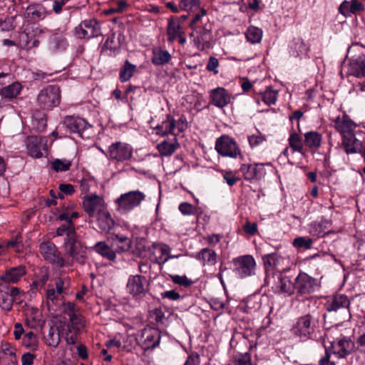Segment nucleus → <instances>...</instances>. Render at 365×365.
I'll list each match as a JSON object with an SVG mask.
<instances>
[{
  "label": "nucleus",
  "mask_w": 365,
  "mask_h": 365,
  "mask_svg": "<svg viewBox=\"0 0 365 365\" xmlns=\"http://www.w3.org/2000/svg\"><path fill=\"white\" fill-rule=\"evenodd\" d=\"M192 30L190 37L200 51L210 49L213 39L212 24L210 22L207 11L204 8L194 15L189 24Z\"/></svg>",
  "instance_id": "1"
},
{
  "label": "nucleus",
  "mask_w": 365,
  "mask_h": 365,
  "mask_svg": "<svg viewBox=\"0 0 365 365\" xmlns=\"http://www.w3.org/2000/svg\"><path fill=\"white\" fill-rule=\"evenodd\" d=\"M351 301L345 294H336L330 298L325 304L327 311L338 314V319L343 322H348L351 318L350 312Z\"/></svg>",
  "instance_id": "2"
},
{
  "label": "nucleus",
  "mask_w": 365,
  "mask_h": 365,
  "mask_svg": "<svg viewBox=\"0 0 365 365\" xmlns=\"http://www.w3.org/2000/svg\"><path fill=\"white\" fill-rule=\"evenodd\" d=\"M61 102V89L56 85H49L42 88L36 97L38 106L43 110H51Z\"/></svg>",
  "instance_id": "3"
},
{
  "label": "nucleus",
  "mask_w": 365,
  "mask_h": 365,
  "mask_svg": "<svg viewBox=\"0 0 365 365\" xmlns=\"http://www.w3.org/2000/svg\"><path fill=\"white\" fill-rule=\"evenodd\" d=\"M145 197L144 193L138 190L129 191L122 194L115 200L116 210L121 214H128L138 207Z\"/></svg>",
  "instance_id": "4"
},
{
  "label": "nucleus",
  "mask_w": 365,
  "mask_h": 365,
  "mask_svg": "<svg viewBox=\"0 0 365 365\" xmlns=\"http://www.w3.org/2000/svg\"><path fill=\"white\" fill-rule=\"evenodd\" d=\"M265 272L267 274H273L275 272H282L289 266V259L279 252H274L262 256Z\"/></svg>",
  "instance_id": "5"
},
{
  "label": "nucleus",
  "mask_w": 365,
  "mask_h": 365,
  "mask_svg": "<svg viewBox=\"0 0 365 365\" xmlns=\"http://www.w3.org/2000/svg\"><path fill=\"white\" fill-rule=\"evenodd\" d=\"M215 148L217 153L222 157L236 158L241 155V151L237 142L227 135L217 138Z\"/></svg>",
  "instance_id": "6"
},
{
  "label": "nucleus",
  "mask_w": 365,
  "mask_h": 365,
  "mask_svg": "<svg viewBox=\"0 0 365 365\" xmlns=\"http://www.w3.org/2000/svg\"><path fill=\"white\" fill-rule=\"evenodd\" d=\"M21 291L11 284L0 283V307L5 311H9L12 308L14 302H19Z\"/></svg>",
  "instance_id": "7"
},
{
  "label": "nucleus",
  "mask_w": 365,
  "mask_h": 365,
  "mask_svg": "<svg viewBox=\"0 0 365 365\" xmlns=\"http://www.w3.org/2000/svg\"><path fill=\"white\" fill-rule=\"evenodd\" d=\"M329 349L338 359H345L355 351V343L350 336H341L330 342Z\"/></svg>",
  "instance_id": "8"
},
{
  "label": "nucleus",
  "mask_w": 365,
  "mask_h": 365,
  "mask_svg": "<svg viewBox=\"0 0 365 365\" xmlns=\"http://www.w3.org/2000/svg\"><path fill=\"white\" fill-rule=\"evenodd\" d=\"M234 272L241 278L255 274L256 262L251 255H244L234 258L232 261Z\"/></svg>",
  "instance_id": "9"
},
{
  "label": "nucleus",
  "mask_w": 365,
  "mask_h": 365,
  "mask_svg": "<svg viewBox=\"0 0 365 365\" xmlns=\"http://www.w3.org/2000/svg\"><path fill=\"white\" fill-rule=\"evenodd\" d=\"M137 341L144 350L154 349L160 344V332L158 329L145 327L138 336Z\"/></svg>",
  "instance_id": "10"
},
{
  "label": "nucleus",
  "mask_w": 365,
  "mask_h": 365,
  "mask_svg": "<svg viewBox=\"0 0 365 365\" xmlns=\"http://www.w3.org/2000/svg\"><path fill=\"white\" fill-rule=\"evenodd\" d=\"M64 247L66 256L71 257L80 264L85 262L86 251L81 242L77 240V235L70 239H64Z\"/></svg>",
  "instance_id": "11"
},
{
  "label": "nucleus",
  "mask_w": 365,
  "mask_h": 365,
  "mask_svg": "<svg viewBox=\"0 0 365 365\" xmlns=\"http://www.w3.org/2000/svg\"><path fill=\"white\" fill-rule=\"evenodd\" d=\"M107 155L112 160L123 162L132 157L133 148L124 142H115L108 147Z\"/></svg>",
  "instance_id": "12"
},
{
  "label": "nucleus",
  "mask_w": 365,
  "mask_h": 365,
  "mask_svg": "<svg viewBox=\"0 0 365 365\" xmlns=\"http://www.w3.org/2000/svg\"><path fill=\"white\" fill-rule=\"evenodd\" d=\"M76 35L80 38H91L102 35L101 26L96 19H87L76 27Z\"/></svg>",
  "instance_id": "13"
},
{
  "label": "nucleus",
  "mask_w": 365,
  "mask_h": 365,
  "mask_svg": "<svg viewBox=\"0 0 365 365\" xmlns=\"http://www.w3.org/2000/svg\"><path fill=\"white\" fill-rule=\"evenodd\" d=\"M295 291L300 295L314 292L319 287L317 279L305 272H300L294 279Z\"/></svg>",
  "instance_id": "14"
},
{
  "label": "nucleus",
  "mask_w": 365,
  "mask_h": 365,
  "mask_svg": "<svg viewBox=\"0 0 365 365\" xmlns=\"http://www.w3.org/2000/svg\"><path fill=\"white\" fill-rule=\"evenodd\" d=\"M269 166V163L242 164L240 171L242 173L245 179L250 182L258 181L266 175L267 173L264 166Z\"/></svg>",
  "instance_id": "15"
},
{
  "label": "nucleus",
  "mask_w": 365,
  "mask_h": 365,
  "mask_svg": "<svg viewBox=\"0 0 365 365\" xmlns=\"http://www.w3.org/2000/svg\"><path fill=\"white\" fill-rule=\"evenodd\" d=\"M47 140L46 138L36 135L29 136L26 140L28 154L33 158H41L43 150L46 149Z\"/></svg>",
  "instance_id": "16"
},
{
  "label": "nucleus",
  "mask_w": 365,
  "mask_h": 365,
  "mask_svg": "<svg viewBox=\"0 0 365 365\" xmlns=\"http://www.w3.org/2000/svg\"><path fill=\"white\" fill-rule=\"evenodd\" d=\"M40 252L44 259L51 263L56 264L59 267L65 265V260L60 257L56 245L51 242H43L40 245Z\"/></svg>",
  "instance_id": "17"
},
{
  "label": "nucleus",
  "mask_w": 365,
  "mask_h": 365,
  "mask_svg": "<svg viewBox=\"0 0 365 365\" xmlns=\"http://www.w3.org/2000/svg\"><path fill=\"white\" fill-rule=\"evenodd\" d=\"M148 281L146 278L141 275L130 276L127 284L128 292L133 295L138 296L144 294L148 290Z\"/></svg>",
  "instance_id": "18"
},
{
  "label": "nucleus",
  "mask_w": 365,
  "mask_h": 365,
  "mask_svg": "<svg viewBox=\"0 0 365 365\" xmlns=\"http://www.w3.org/2000/svg\"><path fill=\"white\" fill-rule=\"evenodd\" d=\"M83 206L89 217H94L98 210H102L103 199L95 194L86 195L83 197Z\"/></svg>",
  "instance_id": "19"
},
{
  "label": "nucleus",
  "mask_w": 365,
  "mask_h": 365,
  "mask_svg": "<svg viewBox=\"0 0 365 365\" xmlns=\"http://www.w3.org/2000/svg\"><path fill=\"white\" fill-rule=\"evenodd\" d=\"M348 74L357 78L365 76V55L360 54L350 58Z\"/></svg>",
  "instance_id": "20"
},
{
  "label": "nucleus",
  "mask_w": 365,
  "mask_h": 365,
  "mask_svg": "<svg viewBox=\"0 0 365 365\" xmlns=\"http://www.w3.org/2000/svg\"><path fill=\"white\" fill-rule=\"evenodd\" d=\"M211 103L222 108L227 106L231 101V95L224 88L218 87L210 92Z\"/></svg>",
  "instance_id": "21"
},
{
  "label": "nucleus",
  "mask_w": 365,
  "mask_h": 365,
  "mask_svg": "<svg viewBox=\"0 0 365 365\" xmlns=\"http://www.w3.org/2000/svg\"><path fill=\"white\" fill-rule=\"evenodd\" d=\"M25 274L26 269L24 266L11 267L6 270L4 274L0 277V283L5 282L7 284L16 283Z\"/></svg>",
  "instance_id": "22"
},
{
  "label": "nucleus",
  "mask_w": 365,
  "mask_h": 365,
  "mask_svg": "<svg viewBox=\"0 0 365 365\" xmlns=\"http://www.w3.org/2000/svg\"><path fill=\"white\" fill-rule=\"evenodd\" d=\"M364 5L358 0L351 1L344 0L339 6V12L346 18L356 14L364 11Z\"/></svg>",
  "instance_id": "23"
},
{
  "label": "nucleus",
  "mask_w": 365,
  "mask_h": 365,
  "mask_svg": "<svg viewBox=\"0 0 365 365\" xmlns=\"http://www.w3.org/2000/svg\"><path fill=\"white\" fill-rule=\"evenodd\" d=\"M63 124L70 133L81 135V132L86 130L88 125V123L83 118L75 116H66L63 120Z\"/></svg>",
  "instance_id": "24"
},
{
  "label": "nucleus",
  "mask_w": 365,
  "mask_h": 365,
  "mask_svg": "<svg viewBox=\"0 0 365 365\" xmlns=\"http://www.w3.org/2000/svg\"><path fill=\"white\" fill-rule=\"evenodd\" d=\"M312 316L309 314L300 317L293 328L294 332L300 336H307L313 332L312 327Z\"/></svg>",
  "instance_id": "25"
},
{
  "label": "nucleus",
  "mask_w": 365,
  "mask_h": 365,
  "mask_svg": "<svg viewBox=\"0 0 365 365\" xmlns=\"http://www.w3.org/2000/svg\"><path fill=\"white\" fill-rule=\"evenodd\" d=\"M356 127V124L346 115H344L341 118L337 117L334 120V128L341 133V136L354 133Z\"/></svg>",
  "instance_id": "26"
},
{
  "label": "nucleus",
  "mask_w": 365,
  "mask_h": 365,
  "mask_svg": "<svg viewBox=\"0 0 365 365\" xmlns=\"http://www.w3.org/2000/svg\"><path fill=\"white\" fill-rule=\"evenodd\" d=\"M341 138V145L346 154H354L361 151V143L356 139L354 133L344 135Z\"/></svg>",
  "instance_id": "27"
},
{
  "label": "nucleus",
  "mask_w": 365,
  "mask_h": 365,
  "mask_svg": "<svg viewBox=\"0 0 365 365\" xmlns=\"http://www.w3.org/2000/svg\"><path fill=\"white\" fill-rule=\"evenodd\" d=\"M275 292L279 294H286L292 295L295 292L294 282L286 276L279 274L278 282L275 284Z\"/></svg>",
  "instance_id": "28"
},
{
  "label": "nucleus",
  "mask_w": 365,
  "mask_h": 365,
  "mask_svg": "<svg viewBox=\"0 0 365 365\" xmlns=\"http://www.w3.org/2000/svg\"><path fill=\"white\" fill-rule=\"evenodd\" d=\"M98 225L102 232H109L115 225V221L110 214L105 210H98Z\"/></svg>",
  "instance_id": "29"
},
{
  "label": "nucleus",
  "mask_w": 365,
  "mask_h": 365,
  "mask_svg": "<svg viewBox=\"0 0 365 365\" xmlns=\"http://www.w3.org/2000/svg\"><path fill=\"white\" fill-rule=\"evenodd\" d=\"M152 53L151 62L155 66L166 64L171 60L170 53L166 50H163L160 47L153 48Z\"/></svg>",
  "instance_id": "30"
},
{
  "label": "nucleus",
  "mask_w": 365,
  "mask_h": 365,
  "mask_svg": "<svg viewBox=\"0 0 365 365\" xmlns=\"http://www.w3.org/2000/svg\"><path fill=\"white\" fill-rule=\"evenodd\" d=\"M217 257L216 252L209 248H203L196 255V258L202 261L203 265H215L217 263Z\"/></svg>",
  "instance_id": "31"
},
{
  "label": "nucleus",
  "mask_w": 365,
  "mask_h": 365,
  "mask_svg": "<svg viewBox=\"0 0 365 365\" xmlns=\"http://www.w3.org/2000/svg\"><path fill=\"white\" fill-rule=\"evenodd\" d=\"M22 88V85L16 81L1 88L0 95L5 98L13 99L20 94Z\"/></svg>",
  "instance_id": "32"
},
{
  "label": "nucleus",
  "mask_w": 365,
  "mask_h": 365,
  "mask_svg": "<svg viewBox=\"0 0 365 365\" xmlns=\"http://www.w3.org/2000/svg\"><path fill=\"white\" fill-rule=\"evenodd\" d=\"M47 14L46 8L41 5L28 6L25 14L26 16L31 21L44 19Z\"/></svg>",
  "instance_id": "33"
},
{
  "label": "nucleus",
  "mask_w": 365,
  "mask_h": 365,
  "mask_svg": "<svg viewBox=\"0 0 365 365\" xmlns=\"http://www.w3.org/2000/svg\"><path fill=\"white\" fill-rule=\"evenodd\" d=\"M46 344L51 347H57L61 341L60 331L58 327L51 326L48 334L44 336Z\"/></svg>",
  "instance_id": "34"
},
{
  "label": "nucleus",
  "mask_w": 365,
  "mask_h": 365,
  "mask_svg": "<svg viewBox=\"0 0 365 365\" xmlns=\"http://www.w3.org/2000/svg\"><path fill=\"white\" fill-rule=\"evenodd\" d=\"M93 250L102 257L109 260L113 261L115 259V252L105 242H97L94 245Z\"/></svg>",
  "instance_id": "35"
},
{
  "label": "nucleus",
  "mask_w": 365,
  "mask_h": 365,
  "mask_svg": "<svg viewBox=\"0 0 365 365\" xmlns=\"http://www.w3.org/2000/svg\"><path fill=\"white\" fill-rule=\"evenodd\" d=\"M322 135L316 131L307 132L304 134V143L310 149H317L321 145Z\"/></svg>",
  "instance_id": "36"
},
{
  "label": "nucleus",
  "mask_w": 365,
  "mask_h": 365,
  "mask_svg": "<svg viewBox=\"0 0 365 365\" xmlns=\"http://www.w3.org/2000/svg\"><path fill=\"white\" fill-rule=\"evenodd\" d=\"M263 32L258 27L250 26L245 33L247 40L252 43H258L261 41Z\"/></svg>",
  "instance_id": "37"
},
{
  "label": "nucleus",
  "mask_w": 365,
  "mask_h": 365,
  "mask_svg": "<svg viewBox=\"0 0 365 365\" xmlns=\"http://www.w3.org/2000/svg\"><path fill=\"white\" fill-rule=\"evenodd\" d=\"M175 127V119L170 115H167L166 120L163 121L162 125H158L156 128L161 131L162 135H166L173 133Z\"/></svg>",
  "instance_id": "38"
},
{
  "label": "nucleus",
  "mask_w": 365,
  "mask_h": 365,
  "mask_svg": "<svg viewBox=\"0 0 365 365\" xmlns=\"http://www.w3.org/2000/svg\"><path fill=\"white\" fill-rule=\"evenodd\" d=\"M136 70V66L130 63L128 60L125 61L123 67L120 69L119 77L122 82L128 81Z\"/></svg>",
  "instance_id": "39"
},
{
  "label": "nucleus",
  "mask_w": 365,
  "mask_h": 365,
  "mask_svg": "<svg viewBox=\"0 0 365 365\" xmlns=\"http://www.w3.org/2000/svg\"><path fill=\"white\" fill-rule=\"evenodd\" d=\"M290 48L293 55L296 56L306 54L308 51V48L300 38H294L291 43Z\"/></svg>",
  "instance_id": "40"
},
{
  "label": "nucleus",
  "mask_w": 365,
  "mask_h": 365,
  "mask_svg": "<svg viewBox=\"0 0 365 365\" xmlns=\"http://www.w3.org/2000/svg\"><path fill=\"white\" fill-rule=\"evenodd\" d=\"M113 240L116 243L119 252L128 251L131 247V240L125 236L115 235Z\"/></svg>",
  "instance_id": "41"
},
{
  "label": "nucleus",
  "mask_w": 365,
  "mask_h": 365,
  "mask_svg": "<svg viewBox=\"0 0 365 365\" xmlns=\"http://www.w3.org/2000/svg\"><path fill=\"white\" fill-rule=\"evenodd\" d=\"M178 147L179 144L177 142L170 143L167 141H163L158 145V149L161 155L170 156Z\"/></svg>",
  "instance_id": "42"
},
{
  "label": "nucleus",
  "mask_w": 365,
  "mask_h": 365,
  "mask_svg": "<svg viewBox=\"0 0 365 365\" xmlns=\"http://www.w3.org/2000/svg\"><path fill=\"white\" fill-rule=\"evenodd\" d=\"M180 25L178 20L176 19H170L168 25V41H173L177 36L178 35L180 31Z\"/></svg>",
  "instance_id": "43"
},
{
  "label": "nucleus",
  "mask_w": 365,
  "mask_h": 365,
  "mask_svg": "<svg viewBox=\"0 0 365 365\" xmlns=\"http://www.w3.org/2000/svg\"><path fill=\"white\" fill-rule=\"evenodd\" d=\"M56 234L58 236L66 235L64 239H70L71 237H74L76 235V232L73 223L69 222V224L62 225L57 229Z\"/></svg>",
  "instance_id": "44"
},
{
  "label": "nucleus",
  "mask_w": 365,
  "mask_h": 365,
  "mask_svg": "<svg viewBox=\"0 0 365 365\" xmlns=\"http://www.w3.org/2000/svg\"><path fill=\"white\" fill-rule=\"evenodd\" d=\"M50 41L51 47L55 51H63L66 49L67 46V42L66 38L59 34H56L53 35Z\"/></svg>",
  "instance_id": "45"
},
{
  "label": "nucleus",
  "mask_w": 365,
  "mask_h": 365,
  "mask_svg": "<svg viewBox=\"0 0 365 365\" xmlns=\"http://www.w3.org/2000/svg\"><path fill=\"white\" fill-rule=\"evenodd\" d=\"M289 144L293 151L303 154V143L301 138L297 133L290 134Z\"/></svg>",
  "instance_id": "46"
},
{
  "label": "nucleus",
  "mask_w": 365,
  "mask_h": 365,
  "mask_svg": "<svg viewBox=\"0 0 365 365\" xmlns=\"http://www.w3.org/2000/svg\"><path fill=\"white\" fill-rule=\"evenodd\" d=\"M51 168L56 172L67 171L71 166L70 160L63 159H56L51 163Z\"/></svg>",
  "instance_id": "47"
},
{
  "label": "nucleus",
  "mask_w": 365,
  "mask_h": 365,
  "mask_svg": "<svg viewBox=\"0 0 365 365\" xmlns=\"http://www.w3.org/2000/svg\"><path fill=\"white\" fill-rule=\"evenodd\" d=\"M200 0H180L179 8L184 11H194L197 9H201Z\"/></svg>",
  "instance_id": "48"
},
{
  "label": "nucleus",
  "mask_w": 365,
  "mask_h": 365,
  "mask_svg": "<svg viewBox=\"0 0 365 365\" xmlns=\"http://www.w3.org/2000/svg\"><path fill=\"white\" fill-rule=\"evenodd\" d=\"M170 277L175 284L184 287H189L193 284L185 275L170 274Z\"/></svg>",
  "instance_id": "49"
},
{
  "label": "nucleus",
  "mask_w": 365,
  "mask_h": 365,
  "mask_svg": "<svg viewBox=\"0 0 365 365\" xmlns=\"http://www.w3.org/2000/svg\"><path fill=\"white\" fill-rule=\"evenodd\" d=\"M313 241L311 238L299 237L294 240L293 245L297 248L310 249L312 247Z\"/></svg>",
  "instance_id": "50"
},
{
  "label": "nucleus",
  "mask_w": 365,
  "mask_h": 365,
  "mask_svg": "<svg viewBox=\"0 0 365 365\" xmlns=\"http://www.w3.org/2000/svg\"><path fill=\"white\" fill-rule=\"evenodd\" d=\"M277 98V91L267 88L262 93V101L267 105L274 104Z\"/></svg>",
  "instance_id": "51"
},
{
  "label": "nucleus",
  "mask_w": 365,
  "mask_h": 365,
  "mask_svg": "<svg viewBox=\"0 0 365 365\" xmlns=\"http://www.w3.org/2000/svg\"><path fill=\"white\" fill-rule=\"evenodd\" d=\"M266 140L265 135H262L259 131H257L256 134L248 136L249 144L252 148L261 145Z\"/></svg>",
  "instance_id": "52"
},
{
  "label": "nucleus",
  "mask_w": 365,
  "mask_h": 365,
  "mask_svg": "<svg viewBox=\"0 0 365 365\" xmlns=\"http://www.w3.org/2000/svg\"><path fill=\"white\" fill-rule=\"evenodd\" d=\"M37 338L32 331L26 333L24 336V344L26 347L36 349L37 347Z\"/></svg>",
  "instance_id": "53"
},
{
  "label": "nucleus",
  "mask_w": 365,
  "mask_h": 365,
  "mask_svg": "<svg viewBox=\"0 0 365 365\" xmlns=\"http://www.w3.org/2000/svg\"><path fill=\"white\" fill-rule=\"evenodd\" d=\"M70 286V282L67 278H58L56 281V290L58 294L63 293Z\"/></svg>",
  "instance_id": "54"
},
{
  "label": "nucleus",
  "mask_w": 365,
  "mask_h": 365,
  "mask_svg": "<svg viewBox=\"0 0 365 365\" xmlns=\"http://www.w3.org/2000/svg\"><path fill=\"white\" fill-rule=\"evenodd\" d=\"M128 4L125 1H119L117 2L116 7L110 8L105 11V14L108 16L114 13H122L128 7Z\"/></svg>",
  "instance_id": "55"
},
{
  "label": "nucleus",
  "mask_w": 365,
  "mask_h": 365,
  "mask_svg": "<svg viewBox=\"0 0 365 365\" xmlns=\"http://www.w3.org/2000/svg\"><path fill=\"white\" fill-rule=\"evenodd\" d=\"M69 320L73 328L76 331H79L83 327V317L80 314L75 313L73 316L69 317Z\"/></svg>",
  "instance_id": "56"
},
{
  "label": "nucleus",
  "mask_w": 365,
  "mask_h": 365,
  "mask_svg": "<svg viewBox=\"0 0 365 365\" xmlns=\"http://www.w3.org/2000/svg\"><path fill=\"white\" fill-rule=\"evenodd\" d=\"M179 210L184 215H191L195 213V207L188 202H182L179 205Z\"/></svg>",
  "instance_id": "57"
},
{
  "label": "nucleus",
  "mask_w": 365,
  "mask_h": 365,
  "mask_svg": "<svg viewBox=\"0 0 365 365\" xmlns=\"http://www.w3.org/2000/svg\"><path fill=\"white\" fill-rule=\"evenodd\" d=\"M218 66V59L214 56H210L208 59V62L206 66V69L209 71L213 72L215 74H217L218 71L217 70V68Z\"/></svg>",
  "instance_id": "58"
},
{
  "label": "nucleus",
  "mask_w": 365,
  "mask_h": 365,
  "mask_svg": "<svg viewBox=\"0 0 365 365\" xmlns=\"http://www.w3.org/2000/svg\"><path fill=\"white\" fill-rule=\"evenodd\" d=\"M162 299H168L170 301H178L180 299V295L175 290H168L160 294Z\"/></svg>",
  "instance_id": "59"
},
{
  "label": "nucleus",
  "mask_w": 365,
  "mask_h": 365,
  "mask_svg": "<svg viewBox=\"0 0 365 365\" xmlns=\"http://www.w3.org/2000/svg\"><path fill=\"white\" fill-rule=\"evenodd\" d=\"M200 358L197 352H192L188 355L184 365H200Z\"/></svg>",
  "instance_id": "60"
},
{
  "label": "nucleus",
  "mask_w": 365,
  "mask_h": 365,
  "mask_svg": "<svg viewBox=\"0 0 365 365\" xmlns=\"http://www.w3.org/2000/svg\"><path fill=\"white\" fill-rule=\"evenodd\" d=\"M62 309L63 313L70 317L76 313V304L73 302L63 303Z\"/></svg>",
  "instance_id": "61"
},
{
  "label": "nucleus",
  "mask_w": 365,
  "mask_h": 365,
  "mask_svg": "<svg viewBox=\"0 0 365 365\" xmlns=\"http://www.w3.org/2000/svg\"><path fill=\"white\" fill-rule=\"evenodd\" d=\"M152 317L154 318L157 324H163L165 314L161 308L155 309L152 312Z\"/></svg>",
  "instance_id": "62"
},
{
  "label": "nucleus",
  "mask_w": 365,
  "mask_h": 365,
  "mask_svg": "<svg viewBox=\"0 0 365 365\" xmlns=\"http://www.w3.org/2000/svg\"><path fill=\"white\" fill-rule=\"evenodd\" d=\"M223 178L230 186H233L240 180L239 178L233 175L231 170L225 171Z\"/></svg>",
  "instance_id": "63"
},
{
  "label": "nucleus",
  "mask_w": 365,
  "mask_h": 365,
  "mask_svg": "<svg viewBox=\"0 0 365 365\" xmlns=\"http://www.w3.org/2000/svg\"><path fill=\"white\" fill-rule=\"evenodd\" d=\"M357 349L361 353L365 354V333L361 334L356 339Z\"/></svg>",
  "instance_id": "64"
}]
</instances>
